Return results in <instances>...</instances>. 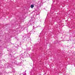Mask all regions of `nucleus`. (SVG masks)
<instances>
[{"label":"nucleus","instance_id":"f257e3e1","mask_svg":"<svg viewBox=\"0 0 75 75\" xmlns=\"http://www.w3.org/2000/svg\"><path fill=\"white\" fill-rule=\"evenodd\" d=\"M34 7V6L33 5H31L30 6V7L31 8H33V7Z\"/></svg>","mask_w":75,"mask_h":75},{"label":"nucleus","instance_id":"20e7f679","mask_svg":"<svg viewBox=\"0 0 75 75\" xmlns=\"http://www.w3.org/2000/svg\"><path fill=\"white\" fill-rule=\"evenodd\" d=\"M30 21V22H31V21Z\"/></svg>","mask_w":75,"mask_h":75},{"label":"nucleus","instance_id":"f03ea898","mask_svg":"<svg viewBox=\"0 0 75 75\" xmlns=\"http://www.w3.org/2000/svg\"><path fill=\"white\" fill-rule=\"evenodd\" d=\"M34 28H35L34 26H33V29H34Z\"/></svg>","mask_w":75,"mask_h":75},{"label":"nucleus","instance_id":"39448f33","mask_svg":"<svg viewBox=\"0 0 75 75\" xmlns=\"http://www.w3.org/2000/svg\"><path fill=\"white\" fill-rule=\"evenodd\" d=\"M15 72V71L14 72Z\"/></svg>","mask_w":75,"mask_h":75},{"label":"nucleus","instance_id":"7ed1b4c3","mask_svg":"<svg viewBox=\"0 0 75 75\" xmlns=\"http://www.w3.org/2000/svg\"><path fill=\"white\" fill-rule=\"evenodd\" d=\"M24 73H25V72H24Z\"/></svg>","mask_w":75,"mask_h":75}]
</instances>
